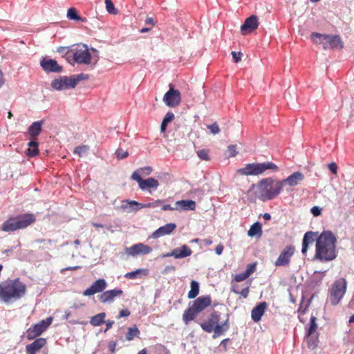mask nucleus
Masks as SVG:
<instances>
[{
	"label": "nucleus",
	"mask_w": 354,
	"mask_h": 354,
	"mask_svg": "<svg viewBox=\"0 0 354 354\" xmlns=\"http://www.w3.org/2000/svg\"><path fill=\"white\" fill-rule=\"evenodd\" d=\"M232 55L234 59V62L235 63H238L241 60V57H242L243 54L241 53H236L234 51L232 52Z\"/></svg>",
	"instance_id": "obj_49"
},
{
	"label": "nucleus",
	"mask_w": 354,
	"mask_h": 354,
	"mask_svg": "<svg viewBox=\"0 0 354 354\" xmlns=\"http://www.w3.org/2000/svg\"><path fill=\"white\" fill-rule=\"evenodd\" d=\"M41 66L43 70L48 73H59L62 71V66L55 59L44 58L41 61Z\"/></svg>",
	"instance_id": "obj_24"
},
{
	"label": "nucleus",
	"mask_w": 354,
	"mask_h": 354,
	"mask_svg": "<svg viewBox=\"0 0 354 354\" xmlns=\"http://www.w3.org/2000/svg\"><path fill=\"white\" fill-rule=\"evenodd\" d=\"M130 310H128V309H123V310H120L119 312V315H118V319H120L122 317H128V316H130Z\"/></svg>",
	"instance_id": "obj_48"
},
{
	"label": "nucleus",
	"mask_w": 354,
	"mask_h": 354,
	"mask_svg": "<svg viewBox=\"0 0 354 354\" xmlns=\"http://www.w3.org/2000/svg\"><path fill=\"white\" fill-rule=\"evenodd\" d=\"M328 169L331 171V173L334 174H337V164L335 162H331L328 164Z\"/></svg>",
	"instance_id": "obj_50"
},
{
	"label": "nucleus",
	"mask_w": 354,
	"mask_h": 354,
	"mask_svg": "<svg viewBox=\"0 0 354 354\" xmlns=\"http://www.w3.org/2000/svg\"><path fill=\"white\" fill-rule=\"evenodd\" d=\"M261 232V225L260 223L256 222L252 226H250L248 234L250 236H258L260 237Z\"/></svg>",
	"instance_id": "obj_35"
},
{
	"label": "nucleus",
	"mask_w": 354,
	"mask_h": 354,
	"mask_svg": "<svg viewBox=\"0 0 354 354\" xmlns=\"http://www.w3.org/2000/svg\"><path fill=\"white\" fill-rule=\"evenodd\" d=\"M221 319V315L216 310H213L210 317L205 322L200 324V326L204 331L207 333H211L212 331L213 338H216L223 335L229 329L228 318L223 322L222 324H218V321Z\"/></svg>",
	"instance_id": "obj_5"
},
{
	"label": "nucleus",
	"mask_w": 354,
	"mask_h": 354,
	"mask_svg": "<svg viewBox=\"0 0 354 354\" xmlns=\"http://www.w3.org/2000/svg\"><path fill=\"white\" fill-rule=\"evenodd\" d=\"M283 187L280 180L266 178L258 184L259 198L263 201H270L277 196Z\"/></svg>",
	"instance_id": "obj_3"
},
{
	"label": "nucleus",
	"mask_w": 354,
	"mask_h": 354,
	"mask_svg": "<svg viewBox=\"0 0 354 354\" xmlns=\"http://www.w3.org/2000/svg\"><path fill=\"white\" fill-rule=\"evenodd\" d=\"M125 250L126 254L128 255L136 257L140 254H150L152 251V249L150 246H148L145 243H136Z\"/></svg>",
	"instance_id": "obj_18"
},
{
	"label": "nucleus",
	"mask_w": 354,
	"mask_h": 354,
	"mask_svg": "<svg viewBox=\"0 0 354 354\" xmlns=\"http://www.w3.org/2000/svg\"><path fill=\"white\" fill-rule=\"evenodd\" d=\"M267 169L277 171L278 167L272 162L248 163L244 168L239 169L238 173L243 176H256L263 174Z\"/></svg>",
	"instance_id": "obj_8"
},
{
	"label": "nucleus",
	"mask_w": 354,
	"mask_h": 354,
	"mask_svg": "<svg viewBox=\"0 0 354 354\" xmlns=\"http://www.w3.org/2000/svg\"><path fill=\"white\" fill-rule=\"evenodd\" d=\"M66 17H68L70 20L84 21V19L77 15V10L74 7H71L68 9V13H66Z\"/></svg>",
	"instance_id": "obj_38"
},
{
	"label": "nucleus",
	"mask_w": 354,
	"mask_h": 354,
	"mask_svg": "<svg viewBox=\"0 0 354 354\" xmlns=\"http://www.w3.org/2000/svg\"><path fill=\"white\" fill-rule=\"evenodd\" d=\"M4 84V78H3V73H1L0 71V87L2 86Z\"/></svg>",
	"instance_id": "obj_59"
},
{
	"label": "nucleus",
	"mask_w": 354,
	"mask_h": 354,
	"mask_svg": "<svg viewBox=\"0 0 354 354\" xmlns=\"http://www.w3.org/2000/svg\"><path fill=\"white\" fill-rule=\"evenodd\" d=\"M223 250V246L222 243H218L216 245V249H215L216 254L218 255H220L222 254Z\"/></svg>",
	"instance_id": "obj_54"
},
{
	"label": "nucleus",
	"mask_w": 354,
	"mask_h": 354,
	"mask_svg": "<svg viewBox=\"0 0 354 354\" xmlns=\"http://www.w3.org/2000/svg\"><path fill=\"white\" fill-rule=\"evenodd\" d=\"M174 115L172 112H167L166 115L164 116L162 122L169 123L170 121H173Z\"/></svg>",
	"instance_id": "obj_47"
},
{
	"label": "nucleus",
	"mask_w": 354,
	"mask_h": 354,
	"mask_svg": "<svg viewBox=\"0 0 354 354\" xmlns=\"http://www.w3.org/2000/svg\"><path fill=\"white\" fill-rule=\"evenodd\" d=\"M131 178L138 183L139 187L142 191H145L149 189L156 190L159 185L158 180L153 177H149L147 179H142L140 176V173L138 172H133V174H131Z\"/></svg>",
	"instance_id": "obj_14"
},
{
	"label": "nucleus",
	"mask_w": 354,
	"mask_h": 354,
	"mask_svg": "<svg viewBox=\"0 0 354 354\" xmlns=\"http://www.w3.org/2000/svg\"><path fill=\"white\" fill-rule=\"evenodd\" d=\"M116 155L119 160H123L124 158L129 156V153L127 151H124V149H119L116 151Z\"/></svg>",
	"instance_id": "obj_46"
},
{
	"label": "nucleus",
	"mask_w": 354,
	"mask_h": 354,
	"mask_svg": "<svg viewBox=\"0 0 354 354\" xmlns=\"http://www.w3.org/2000/svg\"><path fill=\"white\" fill-rule=\"evenodd\" d=\"M92 226L95 227L97 228H98V227H101V228L103 227V225L102 224H98V223H92Z\"/></svg>",
	"instance_id": "obj_64"
},
{
	"label": "nucleus",
	"mask_w": 354,
	"mask_h": 354,
	"mask_svg": "<svg viewBox=\"0 0 354 354\" xmlns=\"http://www.w3.org/2000/svg\"><path fill=\"white\" fill-rule=\"evenodd\" d=\"M319 236L318 232L308 231L305 233L302 241V254H305L308 252L310 244H313L315 241V243H317V239H319Z\"/></svg>",
	"instance_id": "obj_23"
},
{
	"label": "nucleus",
	"mask_w": 354,
	"mask_h": 354,
	"mask_svg": "<svg viewBox=\"0 0 354 354\" xmlns=\"http://www.w3.org/2000/svg\"><path fill=\"white\" fill-rule=\"evenodd\" d=\"M134 172H138L140 173V176L141 177V175L147 176L151 174L152 172V168L151 167H145L144 168H141L140 169H137Z\"/></svg>",
	"instance_id": "obj_44"
},
{
	"label": "nucleus",
	"mask_w": 354,
	"mask_h": 354,
	"mask_svg": "<svg viewBox=\"0 0 354 354\" xmlns=\"http://www.w3.org/2000/svg\"><path fill=\"white\" fill-rule=\"evenodd\" d=\"M42 125L43 120L32 122L31 126L28 127V134L29 136H30L32 138H37L41 131Z\"/></svg>",
	"instance_id": "obj_31"
},
{
	"label": "nucleus",
	"mask_w": 354,
	"mask_h": 354,
	"mask_svg": "<svg viewBox=\"0 0 354 354\" xmlns=\"http://www.w3.org/2000/svg\"><path fill=\"white\" fill-rule=\"evenodd\" d=\"M317 329L318 325L316 324V317L312 316L310 319L307 338H306V342H307L308 347L310 349L315 348L318 344L319 333L317 332Z\"/></svg>",
	"instance_id": "obj_11"
},
{
	"label": "nucleus",
	"mask_w": 354,
	"mask_h": 354,
	"mask_svg": "<svg viewBox=\"0 0 354 354\" xmlns=\"http://www.w3.org/2000/svg\"><path fill=\"white\" fill-rule=\"evenodd\" d=\"M207 129L210 131L212 135H216L221 131V129H219L216 122H215L212 124L207 125Z\"/></svg>",
	"instance_id": "obj_42"
},
{
	"label": "nucleus",
	"mask_w": 354,
	"mask_h": 354,
	"mask_svg": "<svg viewBox=\"0 0 354 354\" xmlns=\"http://www.w3.org/2000/svg\"><path fill=\"white\" fill-rule=\"evenodd\" d=\"M162 209L163 211H167V210H176L174 207H171L169 205H165L162 207Z\"/></svg>",
	"instance_id": "obj_56"
},
{
	"label": "nucleus",
	"mask_w": 354,
	"mask_h": 354,
	"mask_svg": "<svg viewBox=\"0 0 354 354\" xmlns=\"http://www.w3.org/2000/svg\"><path fill=\"white\" fill-rule=\"evenodd\" d=\"M88 150V147L87 145H83L80 146H77L74 149V153L77 154L79 156H82L83 153H86Z\"/></svg>",
	"instance_id": "obj_41"
},
{
	"label": "nucleus",
	"mask_w": 354,
	"mask_h": 354,
	"mask_svg": "<svg viewBox=\"0 0 354 354\" xmlns=\"http://www.w3.org/2000/svg\"><path fill=\"white\" fill-rule=\"evenodd\" d=\"M190 288H191V289L188 292V298L189 299H194L199 294L200 287H199L198 282L196 281H194V280L190 282Z\"/></svg>",
	"instance_id": "obj_34"
},
{
	"label": "nucleus",
	"mask_w": 354,
	"mask_h": 354,
	"mask_svg": "<svg viewBox=\"0 0 354 354\" xmlns=\"http://www.w3.org/2000/svg\"><path fill=\"white\" fill-rule=\"evenodd\" d=\"M72 77L75 80V83L77 84L82 80H88V75L86 73H80L77 75H72Z\"/></svg>",
	"instance_id": "obj_43"
},
{
	"label": "nucleus",
	"mask_w": 354,
	"mask_h": 354,
	"mask_svg": "<svg viewBox=\"0 0 354 354\" xmlns=\"http://www.w3.org/2000/svg\"><path fill=\"white\" fill-rule=\"evenodd\" d=\"M104 3H106V8L108 13L113 15L118 13V10L116 8H115L113 3L111 0H104Z\"/></svg>",
	"instance_id": "obj_39"
},
{
	"label": "nucleus",
	"mask_w": 354,
	"mask_h": 354,
	"mask_svg": "<svg viewBox=\"0 0 354 354\" xmlns=\"http://www.w3.org/2000/svg\"><path fill=\"white\" fill-rule=\"evenodd\" d=\"M211 304V296H200L194 299L192 305L184 310L183 320L185 325H189L191 321L195 320L196 316Z\"/></svg>",
	"instance_id": "obj_4"
},
{
	"label": "nucleus",
	"mask_w": 354,
	"mask_h": 354,
	"mask_svg": "<svg viewBox=\"0 0 354 354\" xmlns=\"http://www.w3.org/2000/svg\"><path fill=\"white\" fill-rule=\"evenodd\" d=\"M140 332L136 325L129 328L127 333H126L125 338L128 341L133 340L135 337L139 336Z\"/></svg>",
	"instance_id": "obj_36"
},
{
	"label": "nucleus",
	"mask_w": 354,
	"mask_h": 354,
	"mask_svg": "<svg viewBox=\"0 0 354 354\" xmlns=\"http://www.w3.org/2000/svg\"><path fill=\"white\" fill-rule=\"evenodd\" d=\"M35 221L36 217L32 214H24L20 216L11 217L5 221L1 229L7 232H14L26 228Z\"/></svg>",
	"instance_id": "obj_6"
},
{
	"label": "nucleus",
	"mask_w": 354,
	"mask_h": 354,
	"mask_svg": "<svg viewBox=\"0 0 354 354\" xmlns=\"http://www.w3.org/2000/svg\"><path fill=\"white\" fill-rule=\"evenodd\" d=\"M176 227L177 225H176L174 223H168L167 225H162L153 232L152 237L153 239H158L165 235H169Z\"/></svg>",
	"instance_id": "obj_27"
},
{
	"label": "nucleus",
	"mask_w": 354,
	"mask_h": 354,
	"mask_svg": "<svg viewBox=\"0 0 354 354\" xmlns=\"http://www.w3.org/2000/svg\"><path fill=\"white\" fill-rule=\"evenodd\" d=\"M53 319L48 317L46 319H42L39 323L34 324L32 328L27 330V338L28 339H34L37 337L45 331L48 327L52 324Z\"/></svg>",
	"instance_id": "obj_13"
},
{
	"label": "nucleus",
	"mask_w": 354,
	"mask_h": 354,
	"mask_svg": "<svg viewBox=\"0 0 354 354\" xmlns=\"http://www.w3.org/2000/svg\"><path fill=\"white\" fill-rule=\"evenodd\" d=\"M250 286V283L249 282L247 287H245V288L242 289L240 291L235 290L234 286H233L232 291L236 294H239V295L243 296V298H247L248 297V294H249Z\"/></svg>",
	"instance_id": "obj_40"
},
{
	"label": "nucleus",
	"mask_w": 354,
	"mask_h": 354,
	"mask_svg": "<svg viewBox=\"0 0 354 354\" xmlns=\"http://www.w3.org/2000/svg\"><path fill=\"white\" fill-rule=\"evenodd\" d=\"M151 28H142L141 30H140V32L141 33H145L146 32H149L150 31Z\"/></svg>",
	"instance_id": "obj_62"
},
{
	"label": "nucleus",
	"mask_w": 354,
	"mask_h": 354,
	"mask_svg": "<svg viewBox=\"0 0 354 354\" xmlns=\"http://www.w3.org/2000/svg\"><path fill=\"white\" fill-rule=\"evenodd\" d=\"M107 287V283L104 279H99L92 283L91 286L83 291V295L85 297H91L97 292H103Z\"/></svg>",
	"instance_id": "obj_19"
},
{
	"label": "nucleus",
	"mask_w": 354,
	"mask_h": 354,
	"mask_svg": "<svg viewBox=\"0 0 354 354\" xmlns=\"http://www.w3.org/2000/svg\"><path fill=\"white\" fill-rule=\"evenodd\" d=\"M228 151L231 156H235L237 154V151H236V145H231L228 146Z\"/></svg>",
	"instance_id": "obj_51"
},
{
	"label": "nucleus",
	"mask_w": 354,
	"mask_h": 354,
	"mask_svg": "<svg viewBox=\"0 0 354 354\" xmlns=\"http://www.w3.org/2000/svg\"><path fill=\"white\" fill-rule=\"evenodd\" d=\"M174 208L178 211L183 210H194L196 208V203L191 200H182L175 202Z\"/></svg>",
	"instance_id": "obj_30"
},
{
	"label": "nucleus",
	"mask_w": 354,
	"mask_h": 354,
	"mask_svg": "<svg viewBox=\"0 0 354 354\" xmlns=\"http://www.w3.org/2000/svg\"><path fill=\"white\" fill-rule=\"evenodd\" d=\"M124 294L122 290L113 289L107 291H103L101 295L98 296V300L102 304L111 303L117 297H121Z\"/></svg>",
	"instance_id": "obj_20"
},
{
	"label": "nucleus",
	"mask_w": 354,
	"mask_h": 354,
	"mask_svg": "<svg viewBox=\"0 0 354 354\" xmlns=\"http://www.w3.org/2000/svg\"><path fill=\"white\" fill-rule=\"evenodd\" d=\"M116 346H117V343L115 342H113V341L110 342L109 343V346H108L109 351L111 352V353H114Z\"/></svg>",
	"instance_id": "obj_53"
},
{
	"label": "nucleus",
	"mask_w": 354,
	"mask_h": 354,
	"mask_svg": "<svg viewBox=\"0 0 354 354\" xmlns=\"http://www.w3.org/2000/svg\"><path fill=\"white\" fill-rule=\"evenodd\" d=\"M295 247L292 245H287L280 253L274 265L277 267L288 266L291 261V258L295 253Z\"/></svg>",
	"instance_id": "obj_16"
},
{
	"label": "nucleus",
	"mask_w": 354,
	"mask_h": 354,
	"mask_svg": "<svg viewBox=\"0 0 354 354\" xmlns=\"http://www.w3.org/2000/svg\"><path fill=\"white\" fill-rule=\"evenodd\" d=\"M162 203V201L161 200H156L153 202L142 204L136 201L127 200L122 201V208L127 212L137 211L142 208L156 207L161 205Z\"/></svg>",
	"instance_id": "obj_12"
},
{
	"label": "nucleus",
	"mask_w": 354,
	"mask_h": 354,
	"mask_svg": "<svg viewBox=\"0 0 354 354\" xmlns=\"http://www.w3.org/2000/svg\"><path fill=\"white\" fill-rule=\"evenodd\" d=\"M68 50H69V48L68 47H66V46H59L58 48H57V52L59 53H62V54H64L66 55V53L68 51Z\"/></svg>",
	"instance_id": "obj_55"
},
{
	"label": "nucleus",
	"mask_w": 354,
	"mask_h": 354,
	"mask_svg": "<svg viewBox=\"0 0 354 354\" xmlns=\"http://www.w3.org/2000/svg\"><path fill=\"white\" fill-rule=\"evenodd\" d=\"M263 218L266 221H270L271 218V216L269 213H265L263 214Z\"/></svg>",
	"instance_id": "obj_61"
},
{
	"label": "nucleus",
	"mask_w": 354,
	"mask_h": 354,
	"mask_svg": "<svg viewBox=\"0 0 354 354\" xmlns=\"http://www.w3.org/2000/svg\"><path fill=\"white\" fill-rule=\"evenodd\" d=\"M52 87L57 90H64L69 88H74L77 84L75 80L71 76H63L59 79H55L51 83Z\"/></svg>",
	"instance_id": "obj_17"
},
{
	"label": "nucleus",
	"mask_w": 354,
	"mask_h": 354,
	"mask_svg": "<svg viewBox=\"0 0 354 354\" xmlns=\"http://www.w3.org/2000/svg\"><path fill=\"white\" fill-rule=\"evenodd\" d=\"M38 142L37 140H32L30 142L28 143V149L26 151V155L28 157H35L39 154V149H38Z\"/></svg>",
	"instance_id": "obj_32"
},
{
	"label": "nucleus",
	"mask_w": 354,
	"mask_h": 354,
	"mask_svg": "<svg viewBox=\"0 0 354 354\" xmlns=\"http://www.w3.org/2000/svg\"><path fill=\"white\" fill-rule=\"evenodd\" d=\"M148 270L145 268H139L136 269L135 271L131 272H126L124 274V277L129 279H135L136 278L140 277L141 276H147Z\"/></svg>",
	"instance_id": "obj_33"
},
{
	"label": "nucleus",
	"mask_w": 354,
	"mask_h": 354,
	"mask_svg": "<svg viewBox=\"0 0 354 354\" xmlns=\"http://www.w3.org/2000/svg\"><path fill=\"white\" fill-rule=\"evenodd\" d=\"M314 216H319L321 214V209L318 206H314L312 209H310Z\"/></svg>",
	"instance_id": "obj_52"
},
{
	"label": "nucleus",
	"mask_w": 354,
	"mask_h": 354,
	"mask_svg": "<svg viewBox=\"0 0 354 354\" xmlns=\"http://www.w3.org/2000/svg\"><path fill=\"white\" fill-rule=\"evenodd\" d=\"M169 91L163 96V102L169 107H177L180 103V93L174 89L172 84H169Z\"/></svg>",
	"instance_id": "obj_15"
},
{
	"label": "nucleus",
	"mask_w": 354,
	"mask_h": 354,
	"mask_svg": "<svg viewBox=\"0 0 354 354\" xmlns=\"http://www.w3.org/2000/svg\"><path fill=\"white\" fill-rule=\"evenodd\" d=\"M191 254L192 250L185 244L180 248L174 249L169 253L164 254L162 257H173L175 259H179L189 257Z\"/></svg>",
	"instance_id": "obj_22"
},
{
	"label": "nucleus",
	"mask_w": 354,
	"mask_h": 354,
	"mask_svg": "<svg viewBox=\"0 0 354 354\" xmlns=\"http://www.w3.org/2000/svg\"><path fill=\"white\" fill-rule=\"evenodd\" d=\"M336 237L329 230L322 232L315 243V259L328 262L336 258Z\"/></svg>",
	"instance_id": "obj_1"
},
{
	"label": "nucleus",
	"mask_w": 354,
	"mask_h": 354,
	"mask_svg": "<svg viewBox=\"0 0 354 354\" xmlns=\"http://www.w3.org/2000/svg\"><path fill=\"white\" fill-rule=\"evenodd\" d=\"M310 39L316 44L323 45L324 49L330 48L341 50L343 48V42L337 35H322L314 32L310 34Z\"/></svg>",
	"instance_id": "obj_7"
},
{
	"label": "nucleus",
	"mask_w": 354,
	"mask_h": 354,
	"mask_svg": "<svg viewBox=\"0 0 354 354\" xmlns=\"http://www.w3.org/2000/svg\"><path fill=\"white\" fill-rule=\"evenodd\" d=\"M267 308V304L266 301L260 302L254 306L252 310V319L254 322H259L261 320L262 316L265 313V310Z\"/></svg>",
	"instance_id": "obj_28"
},
{
	"label": "nucleus",
	"mask_w": 354,
	"mask_h": 354,
	"mask_svg": "<svg viewBox=\"0 0 354 354\" xmlns=\"http://www.w3.org/2000/svg\"><path fill=\"white\" fill-rule=\"evenodd\" d=\"M105 313H101L97 315L93 316L91 319L90 323L93 326H97L104 322Z\"/></svg>",
	"instance_id": "obj_37"
},
{
	"label": "nucleus",
	"mask_w": 354,
	"mask_h": 354,
	"mask_svg": "<svg viewBox=\"0 0 354 354\" xmlns=\"http://www.w3.org/2000/svg\"><path fill=\"white\" fill-rule=\"evenodd\" d=\"M204 243L207 245H209L212 243V241L211 239H204Z\"/></svg>",
	"instance_id": "obj_63"
},
{
	"label": "nucleus",
	"mask_w": 354,
	"mask_h": 354,
	"mask_svg": "<svg viewBox=\"0 0 354 354\" xmlns=\"http://www.w3.org/2000/svg\"><path fill=\"white\" fill-rule=\"evenodd\" d=\"M347 283L345 279H337L330 288V301L332 305L336 306L339 303L346 292Z\"/></svg>",
	"instance_id": "obj_10"
},
{
	"label": "nucleus",
	"mask_w": 354,
	"mask_h": 354,
	"mask_svg": "<svg viewBox=\"0 0 354 354\" xmlns=\"http://www.w3.org/2000/svg\"><path fill=\"white\" fill-rule=\"evenodd\" d=\"M113 324H114L113 321L108 320L106 322V330L111 329L112 328Z\"/></svg>",
	"instance_id": "obj_57"
},
{
	"label": "nucleus",
	"mask_w": 354,
	"mask_h": 354,
	"mask_svg": "<svg viewBox=\"0 0 354 354\" xmlns=\"http://www.w3.org/2000/svg\"><path fill=\"white\" fill-rule=\"evenodd\" d=\"M196 154H198V157L200 158H201L202 160H209V156H208V151L206 149L198 150V152H196Z\"/></svg>",
	"instance_id": "obj_45"
},
{
	"label": "nucleus",
	"mask_w": 354,
	"mask_h": 354,
	"mask_svg": "<svg viewBox=\"0 0 354 354\" xmlns=\"http://www.w3.org/2000/svg\"><path fill=\"white\" fill-rule=\"evenodd\" d=\"M259 27L258 17L252 15L245 20L241 26V31L243 35H248L257 30Z\"/></svg>",
	"instance_id": "obj_21"
},
{
	"label": "nucleus",
	"mask_w": 354,
	"mask_h": 354,
	"mask_svg": "<svg viewBox=\"0 0 354 354\" xmlns=\"http://www.w3.org/2000/svg\"><path fill=\"white\" fill-rule=\"evenodd\" d=\"M47 343L46 339L39 338L28 344L26 346L27 354H37Z\"/></svg>",
	"instance_id": "obj_26"
},
{
	"label": "nucleus",
	"mask_w": 354,
	"mask_h": 354,
	"mask_svg": "<svg viewBox=\"0 0 354 354\" xmlns=\"http://www.w3.org/2000/svg\"><path fill=\"white\" fill-rule=\"evenodd\" d=\"M26 292V285L18 278L8 279L0 283V299L5 303L20 299Z\"/></svg>",
	"instance_id": "obj_2"
},
{
	"label": "nucleus",
	"mask_w": 354,
	"mask_h": 354,
	"mask_svg": "<svg viewBox=\"0 0 354 354\" xmlns=\"http://www.w3.org/2000/svg\"><path fill=\"white\" fill-rule=\"evenodd\" d=\"M167 125H168L167 122H162V124H161V131L162 132H164L167 129Z\"/></svg>",
	"instance_id": "obj_58"
},
{
	"label": "nucleus",
	"mask_w": 354,
	"mask_h": 354,
	"mask_svg": "<svg viewBox=\"0 0 354 354\" xmlns=\"http://www.w3.org/2000/svg\"><path fill=\"white\" fill-rule=\"evenodd\" d=\"M145 24H151V25H153V19L151 18V17H147L146 20H145Z\"/></svg>",
	"instance_id": "obj_60"
},
{
	"label": "nucleus",
	"mask_w": 354,
	"mask_h": 354,
	"mask_svg": "<svg viewBox=\"0 0 354 354\" xmlns=\"http://www.w3.org/2000/svg\"><path fill=\"white\" fill-rule=\"evenodd\" d=\"M256 270V263H252L248 264L247 269H245L244 272L239 273L234 277V281L235 282H241L245 279L250 277Z\"/></svg>",
	"instance_id": "obj_29"
},
{
	"label": "nucleus",
	"mask_w": 354,
	"mask_h": 354,
	"mask_svg": "<svg viewBox=\"0 0 354 354\" xmlns=\"http://www.w3.org/2000/svg\"><path fill=\"white\" fill-rule=\"evenodd\" d=\"M66 58H73L77 64H89L91 62V55L85 45L74 46L71 50L66 53Z\"/></svg>",
	"instance_id": "obj_9"
},
{
	"label": "nucleus",
	"mask_w": 354,
	"mask_h": 354,
	"mask_svg": "<svg viewBox=\"0 0 354 354\" xmlns=\"http://www.w3.org/2000/svg\"><path fill=\"white\" fill-rule=\"evenodd\" d=\"M304 179V176L303 173L297 171L291 174L287 178L280 180V183H281L282 187L286 185H288L289 187H295L297 186L299 183L303 181Z\"/></svg>",
	"instance_id": "obj_25"
}]
</instances>
